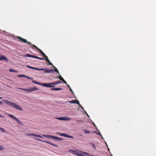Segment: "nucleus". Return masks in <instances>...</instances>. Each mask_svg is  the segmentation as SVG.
<instances>
[{
	"label": "nucleus",
	"mask_w": 156,
	"mask_h": 156,
	"mask_svg": "<svg viewBox=\"0 0 156 156\" xmlns=\"http://www.w3.org/2000/svg\"><path fill=\"white\" fill-rule=\"evenodd\" d=\"M0 117H1V118H4V117L3 116L0 115Z\"/></svg>",
	"instance_id": "de8ad7c7"
},
{
	"label": "nucleus",
	"mask_w": 156,
	"mask_h": 156,
	"mask_svg": "<svg viewBox=\"0 0 156 156\" xmlns=\"http://www.w3.org/2000/svg\"><path fill=\"white\" fill-rule=\"evenodd\" d=\"M2 60H5L6 61L8 62V60L7 59V58L5 56L0 55V61Z\"/></svg>",
	"instance_id": "6e6552de"
},
{
	"label": "nucleus",
	"mask_w": 156,
	"mask_h": 156,
	"mask_svg": "<svg viewBox=\"0 0 156 156\" xmlns=\"http://www.w3.org/2000/svg\"><path fill=\"white\" fill-rule=\"evenodd\" d=\"M71 151L73 152V154L78 156H79V154H80L81 152V151H74L72 150H71Z\"/></svg>",
	"instance_id": "9d476101"
},
{
	"label": "nucleus",
	"mask_w": 156,
	"mask_h": 156,
	"mask_svg": "<svg viewBox=\"0 0 156 156\" xmlns=\"http://www.w3.org/2000/svg\"><path fill=\"white\" fill-rule=\"evenodd\" d=\"M20 89L22 90H23L27 91L28 92H32L36 90H37L38 89L36 87H32L28 89L22 88H20Z\"/></svg>",
	"instance_id": "7ed1b4c3"
},
{
	"label": "nucleus",
	"mask_w": 156,
	"mask_h": 156,
	"mask_svg": "<svg viewBox=\"0 0 156 156\" xmlns=\"http://www.w3.org/2000/svg\"><path fill=\"white\" fill-rule=\"evenodd\" d=\"M82 109L83 110L84 109L83 108L82 106L81 107Z\"/></svg>",
	"instance_id": "3c124183"
},
{
	"label": "nucleus",
	"mask_w": 156,
	"mask_h": 156,
	"mask_svg": "<svg viewBox=\"0 0 156 156\" xmlns=\"http://www.w3.org/2000/svg\"><path fill=\"white\" fill-rule=\"evenodd\" d=\"M32 82L33 83H35L36 84L40 85H41V84H42L41 83H40L38 82L37 81H34V80H33L32 81Z\"/></svg>",
	"instance_id": "4be33fe9"
},
{
	"label": "nucleus",
	"mask_w": 156,
	"mask_h": 156,
	"mask_svg": "<svg viewBox=\"0 0 156 156\" xmlns=\"http://www.w3.org/2000/svg\"><path fill=\"white\" fill-rule=\"evenodd\" d=\"M8 115L9 117L15 120L18 124L21 125L22 124V122H21L20 120H19L17 118H16L13 115L9 114Z\"/></svg>",
	"instance_id": "20e7f679"
},
{
	"label": "nucleus",
	"mask_w": 156,
	"mask_h": 156,
	"mask_svg": "<svg viewBox=\"0 0 156 156\" xmlns=\"http://www.w3.org/2000/svg\"><path fill=\"white\" fill-rule=\"evenodd\" d=\"M9 71L11 72H14V73H17V72L15 70V69H9Z\"/></svg>",
	"instance_id": "5701e85b"
},
{
	"label": "nucleus",
	"mask_w": 156,
	"mask_h": 156,
	"mask_svg": "<svg viewBox=\"0 0 156 156\" xmlns=\"http://www.w3.org/2000/svg\"><path fill=\"white\" fill-rule=\"evenodd\" d=\"M69 102L70 103L73 104H79V101L77 100H73L72 101H69Z\"/></svg>",
	"instance_id": "ddd939ff"
},
{
	"label": "nucleus",
	"mask_w": 156,
	"mask_h": 156,
	"mask_svg": "<svg viewBox=\"0 0 156 156\" xmlns=\"http://www.w3.org/2000/svg\"><path fill=\"white\" fill-rule=\"evenodd\" d=\"M41 85L47 87H53L52 83H42Z\"/></svg>",
	"instance_id": "39448f33"
},
{
	"label": "nucleus",
	"mask_w": 156,
	"mask_h": 156,
	"mask_svg": "<svg viewBox=\"0 0 156 156\" xmlns=\"http://www.w3.org/2000/svg\"><path fill=\"white\" fill-rule=\"evenodd\" d=\"M37 50L38 51H39V53H40L41 54H42L43 53V52L38 48H37Z\"/></svg>",
	"instance_id": "a878e982"
},
{
	"label": "nucleus",
	"mask_w": 156,
	"mask_h": 156,
	"mask_svg": "<svg viewBox=\"0 0 156 156\" xmlns=\"http://www.w3.org/2000/svg\"><path fill=\"white\" fill-rule=\"evenodd\" d=\"M39 70H44V73H52V69H49L48 70L47 68H44V69H39Z\"/></svg>",
	"instance_id": "423d86ee"
},
{
	"label": "nucleus",
	"mask_w": 156,
	"mask_h": 156,
	"mask_svg": "<svg viewBox=\"0 0 156 156\" xmlns=\"http://www.w3.org/2000/svg\"><path fill=\"white\" fill-rule=\"evenodd\" d=\"M27 66L28 68H29L30 69H36V70H39V69H39V68H35V67H32V66Z\"/></svg>",
	"instance_id": "6ab92c4d"
},
{
	"label": "nucleus",
	"mask_w": 156,
	"mask_h": 156,
	"mask_svg": "<svg viewBox=\"0 0 156 156\" xmlns=\"http://www.w3.org/2000/svg\"><path fill=\"white\" fill-rule=\"evenodd\" d=\"M36 58H37L40 60H44V59L43 58H40L37 56H36Z\"/></svg>",
	"instance_id": "2f4dec72"
},
{
	"label": "nucleus",
	"mask_w": 156,
	"mask_h": 156,
	"mask_svg": "<svg viewBox=\"0 0 156 156\" xmlns=\"http://www.w3.org/2000/svg\"><path fill=\"white\" fill-rule=\"evenodd\" d=\"M62 90V88H53L51 89L52 90Z\"/></svg>",
	"instance_id": "f3484780"
},
{
	"label": "nucleus",
	"mask_w": 156,
	"mask_h": 156,
	"mask_svg": "<svg viewBox=\"0 0 156 156\" xmlns=\"http://www.w3.org/2000/svg\"><path fill=\"white\" fill-rule=\"evenodd\" d=\"M37 50L38 51H39V53H40L41 54H42L43 53V52L38 48H37Z\"/></svg>",
	"instance_id": "bb28decb"
},
{
	"label": "nucleus",
	"mask_w": 156,
	"mask_h": 156,
	"mask_svg": "<svg viewBox=\"0 0 156 156\" xmlns=\"http://www.w3.org/2000/svg\"><path fill=\"white\" fill-rule=\"evenodd\" d=\"M3 104V103L1 101H0V105H2Z\"/></svg>",
	"instance_id": "49530a36"
},
{
	"label": "nucleus",
	"mask_w": 156,
	"mask_h": 156,
	"mask_svg": "<svg viewBox=\"0 0 156 156\" xmlns=\"http://www.w3.org/2000/svg\"><path fill=\"white\" fill-rule=\"evenodd\" d=\"M92 147L95 149H96V147H95V146L94 145V144H93L92 145Z\"/></svg>",
	"instance_id": "37998d69"
},
{
	"label": "nucleus",
	"mask_w": 156,
	"mask_h": 156,
	"mask_svg": "<svg viewBox=\"0 0 156 156\" xmlns=\"http://www.w3.org/2000/svg\"><path fill=\"white\" fill-rule=\"evenodd\" d=\"M26 57H32L34 58H36V56H34L31 55H30L29 54H27V55H26L25 56Z\"/></svg>",
	"instance_id": "aec40b11"
},
{
	"label": "nucleus",
	"mask_w": 156,
	"mask_h": 156,
	"mask_svg": "<svg viewBox=\"0 0 156 156\" xmlns=\"http://www.w3.org/2000/svg\"><path fill=\"white\" fill-rule=\"evenodd\" d=\"M26 135L27 136H37V137L42 138V137L41 136V135L35 134H33V133H27L26 134Z\"/></svg>",
	"instance_id": "1a4fd4ad"
},
{
	"label": "nucleus",
	"mask_w": 156,
	"mask_h": 156,
	"mask_svg": "<svg viewBox=\"0 0 156 156\" xmlns=\"http://www.w3.org/2000/svg\"><path fill=\"white\" fill-rule=\"evenodd\" d=\"M17 38L20 41L22 42H23L26 43H27L30 46H31L32 44L31 42H28L27 41V40L26 39H23L21 37H17Z\"/></svg>",
	"instance_id": "f03ea898"
},
{
	"label": "nucleus",
	"mask_w": 156,
	"mask_h": 156,
	"mask_svg": "<svg viewBox=\"0 0 156 156\" xmlns=\"http://www.w3.org/2000/svg\"><path fill=\"white\" fill-rule=\"evenodd\" d=\"M2 97H0V99H2Z\"/></svg>",
	"instance_id": "603ef678"
},
{
	"label": "nucleus",
	"mask_w": 156,
	"mask_h": 156,
	"mask_svg": "<svg viewBox=\"0 0 156 156\" xmlns=\"http://www.w3.org/2000/svg\"><path fill=\"white\" fill-rule=\"evenodd\" d=\"M78 104L79 105V106L80 107H82V106H81V105L80 104L79 102V104Z\"/></svg>",
	"instance_id": "79ce46f5"
},
{
	"label": "nucleus",
	"mask_w": 156,
	"mask_h": 156,
	"mask_svg": "<svg viewBox=\"0 0 156 156\" xmlns=\"http://www.w3.org/2000/svg\"><path fill=\"white\" fill-rule=\"evenodd\" d=\"M52 139L53 140H57L58 141H61L63 140V139L62 138H59L54 136H53Z\"/></svg>",
	"instance_id": "9b49d317"
},
{
	"label": "nucleus",
	"mask_w": 156,
	"mask_h": 156,
	"mask_svg": "<svg viewBox=\"0 0 156 156\" xmlns=\"http://www.w3.org/2000/svg\"><path fill=\"white\" fill-rule=\"evenodd\" d=\"M37 50L38 51H39V53H40L41 54H42L43 53V52L38 48H37Z\"/></svg>",
	"instance_id": "393cba45"
},
{
	"label": "nucleus",
	"mask_w": 156,
	"mask_h": 156,
	"mask_svg": "<svg viewBox=\"0 0 156 156\" xmlns=\"http://www.w3.org/2000/svg\"><path fill=\"white\" fill-rule=\"evenodd\" d=\"M76 121L77 122H83L82 121L79 120H76Z\"/></svg>",
	"instance_id": "58836bf2"
},
{
	"label": "nucleus",
	"mask_w": 156,
	"mask_h": 156,
	"mask_svg": "<svg viewBox=\"0 0 156 156\" xmlns=\"http://www.w3.org/2000/svg\"><path fill=\"white\" fill-rule=\"evenodd\" d=\"M111 156H113L112 155H111Z\"/></svg>",
	"instance_id": "5fc2aeb1"
},
{
	"label": "nucleus",
	"mask_w": 156,
	"mask_h": 156,
	"mask_svg": "<svg viewBox=\"0 0 156 156\" xmlns=\"http://www.w3.org/2000/svg\"><path fill=\"white\" fill-rule=\"evenodd\" d=\"M43 136H44V137L48 138H52V139L53 138V136H52L49 135H44V134H43Z\"/></svg>",
	"instance_id": "2eb2a0df"
},
{
	"label": "nucleus",
	"mask_w": 156,
	"mask_h": 156,
	"mask_svg": "<svg viewBox=\"0 0 156 156\" xmlns=\"http://www.w3.org/2000/svg\"><path fill=\"white\" fill-rule=\"evenodd\" d=\"M50 144L53 146H55V147H58V145L55 144H53V143H51Z\"/></svg>",
	"instance_id": "f704fd0d"
},
{
	"label": "nucleus",
	"mask_w": 156,
	"mask_h": 156,
	"mask_svg": "<svg viewBox=\"0 0 156 156\" xmlns=\"http://www.w3.org/2000/svg\"><path fill=\"white\" fill-rule=\"evenodd\" d=\"M42 55L45 58L46 61L49 64V65H52V64L50 62V60L48 59V57L44 52L42 54Z\"/></svg>",
	"instance_id": "0eeeda50"
},
{
	"label": "nucleus",
	"mask_w": 156,
	"mask_h": 156,
	"mask_svg": "<svg viewBox=\"0 0 156 156\" xmlns=\"http://www.w3.org/2000/svg\"><path fill=\"white\" fill-rule=\"evenodd\" d=\"M30 79L33 80V78H31V77H30Z\"/></svg>",
	"instance_id": "8fccbe9b"
},
{
	"label": "nucleus",
	"mask_w": 156,
	"mask_h": 156,
	"mask_svg": "<svg viewBox=\"0 0 156 156\" xmlns=\"http://www.w3.org/2000/svg\"><path fill=\"white\" fill-rule=\"evenodd\" d=\"M4 149V148L3 146H0V151L3 150Z\"/></svg>",
	"instance_id": "7c9ffc66"
},
{
	"label": "nucleus",
	"mask_w": 156,
	"mask_h": 156,
	"mask_svg": "<svg viewBox=\"0 0 156 156\" xmlns=\"http://www.w3.org/2000/svg\"><path fill=\"white\" fill-rule=\"evenodd\" d=\"M68 87L70 88V87L69 86V85L67 84Z\"/></svg>",
	"instance_id": "09e8293b"
},
{
	"label": "nucleus",
	"mask_w": 156,
	"mask_h": 156,
	"mask_svg": "<svg viewBox=\"0 0 156 156\" xmlns=\"http://www.w3.org/2000/svg\"><path fill=\"white\" fill-rule=\"evenodd\" d=\"M25 77H26L27 78V79H30V77H29L28 76H27L26 75V76Z\"/></svg>",
	"instance_id": "a19ab883"
},
{
	"label": "nucleus",
	"mask_w": 156,
	"mask_h": 156,
	"mask_svg": "<svg viewBox=\"0 0 156 156\" xmlns=\"http://www.w3.org/2000/svg\"><path fill=\"white\" fill-rule=\"evenodd\" d=\"M83 131L84 132L85 134H89L90 133V132L87 130L84 129Z\"/></svg>",
	"instance_id": "412c9836"
},
{
	"label": "nucleus",
	"mask_w": 156,
	"mask_h": 156,
	"mask_svg": "<svg viewBox=\"0 0 156 156\" xmlns=\"http://www.w3.org/2000/svg\"><path fill=\"white\" fill-rule=\"evenodd\" d=\"M69 135L68 134H66V135L65 136V137H68V136H69Z\"/></svg>",
	"instance_id": "c03bdc74"
},
{
	"label": "nucleus",
	"mask_w": 156,
	"mask_h": 156,
	"mask_svg": "<svg viewBox=\"0 0 156 156\" xmlns=\"http://www.w3.org/2000/svg\"><path fill=\"white\" fill-rule=\"evenodd\" d=\"M52 67L55 68V69H52V73L53 72H55L59 74H60L59 73V72L58 71V70L55 67L54 65L52 64V65H51Z\"/></svg>",
	"instance_id": "f8f14e48"
},
{
	"label": "nucleus",
	"mask_w": 156,
	"mask_h": 156,
	"mask_svg": "<svg viewBox=\"0 0 156 156\" xmlns=\"http://www.w3.org/2000/svg\"><path fill=\"white\" fill-rule=\"evenodd\" d=\"M62 81L65 84H67V82H66V81L64 80H63Z\"/></svg>",
	"instance_id": "4c0bfd02"
},
{
	"label": "nucleus",
	"mask_w": 156,
	"mask_h": 156,
	"mask_svg": "<svg viewBox=\"0 0 156 156\" xmlns=\"http://www.w3.org/2000/svg\"><path fill=\"white\" fill-rule=\"evenodd\" d=\"M58 134H59L60 136L65 137L66 134L65 133H57Z\"/></svg>",
	"instance_id": "c756f323"
},
{
	"label": "nucleus",
	"mask_w": 156,
	"mask_h": 156,
	"mask_svg": "<svg viewBox=\"0 0 156 156\" xmlns=\"http://www.w3.org/2000/svg\"><path fill=\"white\" fill-rule=\"evenodd\" d=\"M56 119L62 120H64V117H61L59 118H55Z\"/></svg>",
	"instance_id": "cd10ccee"
},
{
	"label": "nucleus",
	"mask_w": 156,
	"mask_h": 156,
	"mask_svg": "<svg viewBox=\"0 0 156 156\" xmlns=\"http://www.w3.org/2000/svg\"><path fill=\"white\" fill-rule=\"evenodd\" d=\"M85 154L88 155L89 154L87 153L81 151L79 156H86Z\"/></svg>",
	"instance_id": "4468645a"
},
{
	"label": "nucleus",
	"mask_w": 156,
	"mask_h": 156,
	"mask_svg": "<svg viewBox=\"0 0 156 156\" xmlns=\"http://www.w3.org/2000/svg\"><path fill=\"white\" fill-rule=\"evenodd\" d=\"M0 130H1V131L2 132H5V129L3 128H2L0 127Z\"/></svg>",
	"instance_id": "72a5a7b5"
},
{
	"label": "nucleus",
	"mask_w": 156,
	"mask_h": 156,
	"mask_svg": "<svg viewBox=\"0 0 156 156\" xmlns=\"http://www.w3.org/2000/svg\"><path fill=\"white\" fill-rule=\"evenodd\" d=\"M61 83V82L60 81H57L54 82H53L52 84L53 86L54 87V85Z\"/></svg>",
	"instance_id": "dca6fc26"
},
{
	"label": "nucleus",
	"mask_w": 156,
	"mask_h": 156,
	"mask_svg": "<svg viewBox=\"0 0 156 156\" xmlns=\"http://www.w3.org/2000/svg\"><path fill=\"white\" fill-rule=\"evenodd\" d=\"M68 138H73V137L72 136H70V135H69V136H68Z\"/></svg>",
	"instance_id": "ea45409f"
},
{
	"label": "nucleus",
	"mask_w": 156,
	"mask_h": 156,
	"mask_svg": "<svg viewBox=\"0 0 156 156\" xmlns=\"http://www.w3.org/2000/svg\"><path fill=\"white\" fill-rule=\"evenodd\" d=\"M31 47L33 48H35L36 49H37V48H38L35 45H34V44H32V45H31Z\"/></svg>",
	"instance_id": "473e14b6"
},
{
	"label": "nucleus",
	"mask_w": 156,
	"mask_h": 156,
	"mask_svg": "<svg viewBox=\"0 0 156 156\" xmlns=\"http://www.w3.org/2000/svg\"><path fill=\"white\" fill-rule=\"evenodd\" d=\"M94 132L95 133H97L98 135H100L101 136H102L101 134V133L100 132H99V133H97V132H95V131H94Z\"/></svg>",
	"instance_id": "e433bc0d"
},
{
	"label": "nucleus",
	"mask_w": 156,
	"mask_h": 156,
	"mask_svg": "<svg viewBox=\"0 0 156 156\" xmlns=\"http://www.w3.org/2000/svg\"><path fill=\"white\" fill-rule=\"evenodd\" d=\"M17 76L19 77H25L26 76V75H18Z\"/></svg>",
	"instance_id": "c85d7f7f"
},
{
	"label": "nucleus",
	"mask_w": 156,
	"mask_h": 156,
	"mask_svg": "<svg viewBox=\"0 0 156 156\" xmlns=\"http://www.w3.org/2000/svg\"><path fill=\"white\" fill-rule=\"evenodd\" d=\"M35 139L36 140H39V141H42V142H45V143H47L48 144H50L51 143V142H49V141H48L43 140L39 139H37V138H35Z\"/></svg>",
	"instance_id": "a211bd4d"
},
{
	"label": "nucleus",
	"mask_w": 156,
	"mask_h": 156,
	"mask_svg": "<svg viewBox=\"0 0 156 156\" xmlns=\"http://www.w3.org/2000/svg\"><path fill=\"white\" fill-rule=\"evenodd\" d=\"M71 120V118L68 117H64V120H68L69 121Z\"/></svg>",
	"instance_id": "b1692460"
},
{
	"label": "nucleus",
	"mask_w": 156,
	"mask_h": 156,
	"mask_svg": "<svg viewBox=\"0 0 156 156\" xmlns=\"http://www.w3.org/2000/svg\"><path fill=\"white\" fill-rule=\"evenodd\" d=\"M94 126H95V125L94 124Z\"/></svg>",
	"instance_id": "864d4df0"
},
{
	"label": "nucleus",
	"mask_w": 156,
	"mask_h": 156,
	"mask_svg": "<svg viewBox=\"0 0 156 156\" xmlns=\"http://www.w3.org/2000/svg\"><path fill=\"white\" fill-rule=\"evenodd\" d=\"M3 101H4L5 103L6 104L9 105H10L14 107L17 109H18L20 111H22L23 110L20 106L16 105L13 102L5 100H3Z\"/></svg>",
	"instance_id": "f257e3e1"
},
{
	"label": "nucleus",
	"mask_w": 156,
	"mask_h": 156,
	"mask_svg": "<svg viewBox=\"0 0 156 156\" xmlns=\"http://www.w3.org/2000/svg\"><path fill=\"white\" fill-rule=\"evenodd\" d=\"M70 90L73 93V92L71 88H70Z\"/></svg>",
	"instance_id": "a18cd8bd"
},
{
	"label": "nucleus",
	"mask_w": 156,
	"mask_h": 156,
	"mask_svg": "<svg viewBox=\"0 0 156 156\" xmlns=\"http://www.w3.org/2000/svg\"><path fill=\"white\" fill-rule=\"evenodd\" d=\"M59 78L60 80H62V81L64 80L63 78L60 76L59 77Z\"/></svg>",
	"instance_id": "c9c22d12"
}]
</instances>
